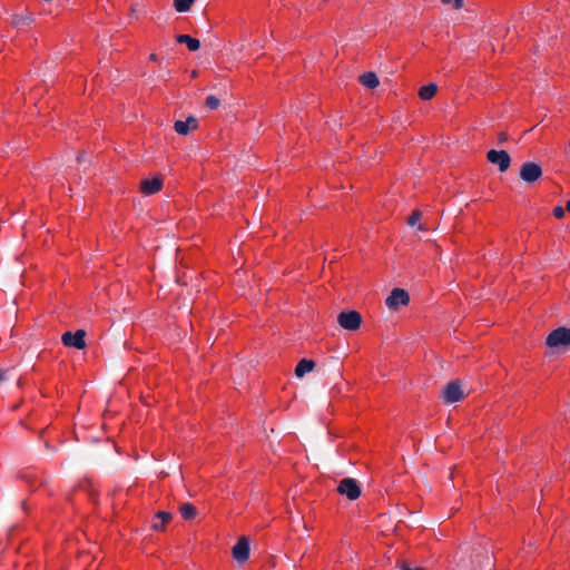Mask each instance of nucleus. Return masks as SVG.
Here are the masks:
<instances>
[{
	"label": "nucleus",
	"mask_w": 570,
	"mask_h": 570,
	"mask_svg": "<svg viewBox=\"0 0 570 570\" xmlns=\"http://www.w3.org/2000/svg\"><path fill=\"white\" fill-rule=\"evenodd\" d=\"M443 4H450L453 9L459 10L462 9L464 3L463 0H441Z\"/></svg>",
	"instance_id": "obj_21"
},
{
	"label": "nucleus",
	"mask_w": 570,
	"mask_h": 570,
	"mask_svg": "<svg viewBox=\"0 0 570 570\" xmlns=\"http://www.w3.org/2000/svg\"><path fill=\"white\" fill-rule=\"evenodd\" d=\"M4 380V372L2 370H0V382H2Z\"/></svg>",
	"instance_id": "obj_25"
},
{
	"label": "nucleus",
	"mask_w": 570,
	"mask_h": 570,
	"mask_svg": "<svg viewBox=\"0 0 570 570\" xmlns=\"http://www.w3.org/2000/svg\"><path fill=\"white\" fill-rule=\"evenodd\" d=\"M232 556L235 561L244 563L249 558V541L246 537H242L232 549Z\"/></svg>",
	"instance_id": "obj_9"
},
{
	"label": "nucleus",
	"mask_w": 570,
	"mask_h": 570,
	"mask_svg": "<svg viewBox=\"0 0 570 570\" xmlns=\"http://www.w3.org/2000/svg\"><path fill=\"white\" fill-rule=\"evenodd\" d=\"M419 229H420V230H422V232H424V230H426L428 228H426L424 225H420V226H419Z\"/></svg>",
	"instance_id": "obj_27"
},
{
	"label": "nucleus",
	"mask_w": 570,
	"mask_h": 570,
	"mask_svg": "<svg viewBox=\"0 0 570 570\" xmlns=\"http://www.w3.org/2000/svg\"><path fill=\"white\" fill-rule=\"evenodd\" d=\"M195 0H174V7L178 12H187Z\"/></svg>",
	"instance_id": "obj_18"
},
{
	"label": "nucleus",
	"mask_w": 570,
	"mask_h": 570,
	"mask_svg": "<svg viewBox=\"0 0 570 570\" xmlns=\"http://www.w3.org/2000/svg\"><path fill=\"white\" fill-rule=\"evenodd\" d=\"M401 570H423V569L420 568V567L412 568L409 564L403 563L402 567H401Z\"/></svg>",
	"instance_id": "obj_23"
},
{
	"label": "nucleus",
	"mask_w": 570,
	"mask_h": 570,
	"mask_svg": "<svg viewBox=\"0 0 570 570\" xmlns=\"http://www.w3.org/2000/svg\"><path fill=\"white\" fill-rule=\"evenodd\" d=\"M463 396L464 394L459 381L448 383L442 391V399L448 404L459 402Z\"/></svg>",
	"instance_id": "obj_7"
},
{
	"label": "nucleus",
	"mask_w": 570,
	"mask_h": 570,
	"mask_svg": "<svg viewBox=\"0 0 570 570\" xmlns=\"http://www.w3.org/2000/svg\"><path fill=\"white\" fill-rule=\"evenodd\" d=\"M360 82L368 89H374L380 85L379 77L376 76L375 72L372 71L364 72L363 75H361Z\"/></svg>",
	"instance_id": "obj_12"
},
{
	"label": "nucleus",
	"mask_w": 570,
	"mask_h": 570,
	"mask_svg": "<svg viewBox=\"0 0 570 570\" xmlns=\"http://www.w3.org/2000/svg\"><path fill=\"white\" fill-rule=\"evenodd\" d=\"M179 512L185 520H193L197 515L196 507L188 502L180 504Z\"/></svg>",
	"instance_id": "obj_15"
},
{
	"label": "nucleus",
	"mask_w": 570,
	"mask_h": 570,
	"mask_svg": "<svg viewBox=\"0 0 570 570\" xmlns=\"http://www.w3.org/2000/svg\"><path fill=\"white\" fill-rule=\"evenodd\" d=\"M487 160L492 165H497L501 173L507 171L511 164L510 155L505 150H489L487 153Z\"/></svg>",
	"instance_id": "obj_4"
},
{
	"label": "nucleus",
	"mask_w": 570,
	"mask_h": 570,
	"mask_svg": "<svg viewBox=\"0 0 570 570\" xmlns=\"http://www.w3.org/2000/svg\"><path fill=\"white\" fill-rule=\"evenodd\" d=\"M547 345L550 347L569 346L570 328L559 327L553 330L547 337Z\"/></svg>",
	"instance_id": "obj_3"
},
{
	"label": "nucleus",
	"mask_w": 570,
	"mask_h": 570,
	"mask_svg": "<svg viewBox=\"0 0 570 570\" xmlns=\"http://www.w3.org/2000/svg\"><path fill=\"white\" fill-rule=\"evenodd\" d=\"M566 210H568L570 213V200H568L566 204Z\"/></svg>",
	"instance_id": "obj_26"
},
{
	"label": "nucleus",
	"mask_w": 570,
	"mask_h": 570,
	"mask_svg": "<svg viewBox=\"0 0 570 570\" xmlns=\"http://www.w3.org/2000/svg\"><path fill=\"white\" fill-rule=\"evenodd\" d=\"M205 105L207 108L215 110L219 107L220 101L216 96L210 95L206 98Z\"/></svg>",
	"instance_id": "obj_19"
},
{
	"label": "nucleus",
	"mask_w": 570,
	"mask_h": 570,
	"mask_svg": "<svg viewBox=\"0 0 570 570\" xmlns=\"http://www.w3.org/2000/svg\"><path fill=\"white\" fill-rule=\"evenodd\" d=\"M421 217H422V214L420 210H417V209L413 210L412 214L407 218V224L410 226H414L421 219Z\"/></svg>",
	"instance_id": "obj_20"
},
{
	"label": "nucleus",
	"mask_w": 570,
	"mask_h": 570,
	"mask_svg": "<svg viewBox=\"0 0 570 570\" xmlns=\"http://www.w3.org/2000/svg\"><path fill=\"white\" fill-rule=\"evenodd\" d=\"M178 43H185L190 51H197L200 48V41L189 35H179L176 37Z\"/></svg>",
	"instance_id": "obj_13"
},
{
	"label": "nucleus",
	"mask_w": 570,
	"mask_h": 570,
	"mask_svg": "<svg viewBox=\"0 0 570 570\" xmlns=\"http://www.w3.org/2000/svg\"><path fill=\"white\" fill-rule=\"evenodd\" d=\"M542 176V168L539 164L527 161L520 168V177L525 183H534Z\"/></svg>",
	"instance_id": "obj_6"
},
{
	"label": "nucleus",
	"mask_w": 570,
	"mask_h": 570,
	"mask_svg": "<svg viewBox=\"0 0 570 570\" xmlns=\"http://www.w3.org/2000/svg\"><path fill=\"white\" fill-rule=\"evenodd\" d=\"M553 216L558 219H562L564 217V208L561 206H556L553 208Z\"/></svg>",
	"instance_id": "obj_22"
},
{
	"label": "nucleus",
	"mask_w": 570,
	"mask_h": 570,
	"mask_svg": "<svg viewBox=\"0 0 570 570\" xmlns=\"http://www.w3.org/2000/svg\"><path fill=\"white\" fill-rule=\"evenodd\" d=\"M149 60H150V61H154V62H155V61H157V60H158L157 55H156V53H150V55H149Z\"/></svg>",
	"instance_id": "obj_24"
},
{
	"label": "nucleus",
	"mask_w": 570,
	"mask_h": 570,
	"mask_svg": "<svg viewBox=\"0 0 570 570\" xmlns=\"http://www.w3.org/2000/svg\"><path fill=\"white\" fill-rule=\"evenodd\" d=\"M86 332L78 330L75 333L65 332L61 336V342L67 347H75L77 350H83L86 347Z\"/></svg>",
	"instance_id": "obj_5"
},
{
	"label": "nucleus",
	"mask_w": 570,
	"mask_h": 570,
	"mask_svg": "<svg viewBox=\"0 0 570 570\" xmlns=\"http://www.w3.org/2000/svg\"><path fill=\"white\" fill-rule=\"evenodd\" d=\"M410 302V296L406 291L402 288H394L386 298V305L392 309H397L400 306H406Z\"/></svg>",
	"instance_id": "obj_8"
},
{
	"label": "nucleus",
	"mask_w": 570,
	"mask_h": 570,
	"mask_svg": "<svg viewBox=\"0 0 570 570\" xmlns=\"http://www.w3.org/2000/svg\"><path fill=\"white\" fill-rule=\"evenodd\" d=\"M164 185L161 177H153L140 181V193L150 196L161 190Z\"/></svg>",
	"instance_id": "obj_10"
},
{
	"label": "nucleus",
	"mask_w": 570,
	"mask_h": 570,
	"mask_svg": "<svg viewBox=\"0 0 570 570\" xmlns=\"http://www.w3.org/2000/svg\"><path fill=\"white\" fill-rule=\"evenodd\" d=\"M337 323L347 331H357L362 324V316L357 311H344L337 315Z\"/></svg>",
	"instance_id": "obj_1"
},
{
	"label": "nucleus",
	"mask_w": 570,
	"mask_h": 570,
	"mask_svg": "<svg viewBox=\"0 0 570 570\" xmlns=\"http://www.w3.org/2000/svg\"><path fill=\"white\" fill-rule=\"evenodd\" d=\"M505 139V135L504 134H501L500 135V141H503Z\"/></svg>",
	"instance_id": "obj_28"
},
{
	"label": "nucleus",
	"mask_w": 570,
	"mask_h": 570,
	"mask_svg": "<svg viewBox=\"0 0 570 570\" xmlns=\"http://www.w3.org/2000/svg\"><path fill=\"white\" fill-rule=\"evenodd\" d=\"M198 128V120L194 116H189L186 120H177L174 124V129L178 135L186 136L190 131Z\"/></svg>",
	"instance_id": "obj_11"
},
{
	"label": "nucleus",
	"mask_w": 570,
	"mask_h": 570,
	"mask_svg": "<svg viewBox=\"0 0 570 570\" xmlns=\"http://www.w3.org/2000/svg\"><path fill=\"white\" fill-rule=\"evenodd\" d=\"M315 367V363L314 361L312 360H307V358H303L301 360L296 367H295V375L297 377H302L304 376L306 373L313 371V368Z\"/></svg>",
	"instance_id": "obj_14"
},
{
	"label": "nucleus",
	"mask_w": 570,
	"mask_h": 570,
	"mask_svg": "<svg viewBox=\"0 0 570 570\" xmlns=\"http://www.w3.org/2000/svg\"><path fill=\"white\" fill-rule=\"evenodd\" d=\"M337 492L353 501L360 498L362 491L358 482L355 479L345 478L340 481L337 485Z\"/></svg>",
	"instance_id": "obj_2"
},
{
	"label": "nucleus",
	"mask_w": 570,
	"mask_h": 570,
	"mask_svg": "<svg viewBox=\"0 0 570 570\" xmlns=\"http://www.w3.org/2000/svg\"><path fill=\"white\" fill-rule=\"evenodd\" d=\"M156 517L160 519V523H154L153 529L156 531H164L166 528V524L170 522L171 514L166 511H159Z\"/></svg>",
	"instance_id": "obj_17"
},
{
	"label": "nucleus",
	"mask_w": 570,
	"mask_h": 570,
	"mask_svg": "<svg viewBox=\"0 0 570 570\" xmlns=\"http://www.w3.org/2000/svg\"><path fill=\"white\" fill-rule=\"evenodd\" d=\"M436 91H438L436 85L429 83V85L422 86L420 88L419 97L422 100H430V99H432L436 95Z\"/></svg>",
	"instance_id": "obj_16"
}]
</instances>
